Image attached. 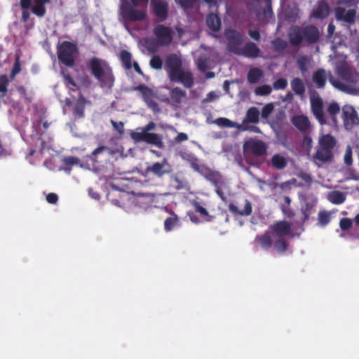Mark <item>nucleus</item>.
<instances>
[{
    "mask_svg": "<svg viewBox=\"0 0 359 359\" xmlns=\"http://www.w3.org/2000/svg\"><path fill=\"white\" fill-rule=\"evenodd\" d=\"M86 66L90 74L97 80L102 88L111 90L115 83L112 67L105 60L93 57L87 60Z\"/></svg>",
    "mask_w": 359,
    "mask_h": 359,
    "instance_id": "f257e3e1",
    "label": "nucleus"
},
{
    "mask_svg": "<svg viewBox=\"0 0 359 359\" xmlns=\"http://www.w3.org/2000/svg\"><path fill=\"white\" fill-rule=\"evenodd\" d=\"M292 231L291 224L285 221H278L269 226V229L262 235H257L255 241L264 250H268L273 245V238H285Z\"/></svg>",
    "mask_w": 359,
    "mask_h": 359,
    "instance_id": "f03ea898",
    "label": "nucleus"
},
{
    "mask_svg": "<svg viewBox=\"0 0 359 359\" xmlns=\"http://www.w3.org/2000/svg\"><path fill=\"white\" fill-rule=\"evenodd\" d=\"M320 38L318 29L313 25H294L290 29L288 39L292 46H299L303 41L309 44L316 43Z\"/></svg>",
    "mask_w": 359,
    "mask_h": 359,
    "instance_id": "7ed1b4c3",
    "label": "nucleus"
},
{
    "mask_svg": "<svg viewBox=\"0 0 359 359\" xmlns=\"http://www.w3.org/2000/svg\"><path fill=\"white\" fill-rule=\"evenodd\" d=\"M336 145L337 140L332 135H321L313 158L320 163L331 162L334 158L333 150Z\"/></svg>",
    "mask_w": 359,
    "mask_h": 359,
    "instance_id": "20e7f679",
    "label": "nucleus"
},
{
    "mask_svg": "<svg viewBox=\"0 0 359 359\" xmlns=\"http://www.w3.org/2000/svg\"><path fill=\"white\" fill-rule=\"evenodd\" d=\"M78 52L76 43L68 41H62L57 46L58 60L67 67H72L75 65V56Z\"/></svg>",
    "mask_w": 359,
    "mask_h": 359,
    "instance_id": "39448f33",
    "label": "nucleus"
},
{
    "mask_svg": "<svg viewBox=\"0 0 359 359\" xmlns=\"http://www.w3.org/2000/svg\"><path fill=\"white\" fill-rule=\"evenodd\" d=\"M132 138L137 142H146L158 148H163V143L161 137L156 133L136 132L131 135Z\"/></svg>",
    "mask_w": 359,
    "mask_h": 359,
    "instance_id": "423d86ee",
    "label": "nucleus"
},
{
    "mask_svg": "<svg viewBox=\"0 0 359 359\" xmlns=\"http://www.w3.org/2000/svg\"><path fill=\"white\" fill-rule=\"evenodd\" d=\"M154 34L159 46H167L170 45L173 39L172 32L170 27L162 25H156L154 29Z\"/></svg>",
    "mask_w": 359,
    "mask_h": 359,
    "instance_id": "0eeeda50",
    "label": "nucleus"
},
{
    "mask_svg": "<svg viewBox=\"0 0 359 359\" xmlns=\"http://www.w3.org/2000/svg\"><path fill=\"white\" fill-rule=\"evenodd\" d=\"M133 5H126L121 8V13L125 20L135 22L142 21L147 18V13L144 11L137 10Z\"/></svg>",
    "mask_w": 359,
    "mask_h": 359,
    "instance_id": "6e6552de",
    "label": "nucleus"
},
{
    "mask_svg": "<svg viewBox=\"0 0 359 359\" xmlns=\"http://www.w3.org/2000/svg\"><path fill=\"white\" fill-rule=\"evenodd\" d=\"M146 174H152L158 178H162L165 175L170 172V165L168 160L163 158L161 162H156L147 167Z\"/></svg>",
    "mask_w": 359,
    "mask_h": 359,
    "instance_id": "1a4fd4ad",
    "label": "nucleus"
},
{
    "mask_svg": "<svg viewBox=\"0 0 359 359\" xmlns=\"http://www.w3.org/2000/svg\"><path fill=\"white\" fill-rule=\"evenodd\" d=\"M136 89L142 94V99L147 104L149 108L151 109L154 111H158V104L154 100V93L148 86L144 84L139 85Z\"/></svg>",
    "mask_w": 359,
    "mask_h": 359,
    "instance_id": "9d476101",
    "label": "nucleus"
},
{
    "mask_svg": "<svg viewBox=\"0 0 359 359\" xmlns=\"http://www.w3.org/2000/svg\"><path fill=\"white\" fill-rule=\"evenodd\" d=\"M311 109L313 116L321 126L327 123L323 111V102L320 97H311Z\"/></svg>",
    "mask_w": 359,
    "mask_h": 359,
    "instance_id": "9b49d317",
    "label": "nucleus"
},
{
    "mask_svg": "<svg viewBox=\"0 0 359 359\" xmlns=\"http://www.w3.org/2000/svg\"><path fill=\"white\" fill-rule=\"evenodd\" d=\"M214 123L222 128H237L242 131L252 130L255 133H259L260 130L258 127L255 126H247L244 124H240L236 122H233L226 118H218L214 121Z\"/></svg>",
    "mask_w": 359,
    "mask_h": 359,
    "instance_id": "f8f14e48",
    "label": "nucleus"
},
{
    "mask_svg": "<svg viewBox=\"0 0 359 359\" xmlns=\"http://www.w3.org/2000/svg\"><path fill=\"white\" fill-rule=\"evenodd\" d=\"M152 11L154 15L163 22L168 17V4L165 1L161 0H152Z\"/></svg>",
    "mask_w": 359,
    "mask_h": 359,
    "instance_id": "ddd939ff",
    "label": "nucleus"
},
{
    "mask_svg": "<svg viewBox=\"0 0 359 359\" xmlns=\"http://www.w3.org/2000/svg\"><path fill=\"white\" fill-rule=\"evenodd\" d=\"M165 67L168 70L169 79L175 76V74L182 69L181 59L175 54L168 55L165 60Z\"/></svg>",
    "mask_w": 359,
    "mask_h": 359,
    "instance_id": "4468645a",
    "label": "nucleus"
},
{
    "mask_svg": "<svg viewBox=\"0 0 359 359\" xmlns=\"http://www.w3.org/2000/svg\"><path fill=\"white\" fill-rule=\"evenodd\" d=\"M135 196V204L142 208L150 207L154 202L156 195L151 193L132 192Z\"/></svg>",
    "mask_w": 359,
    "mask_h": 359,
    "instance_id": "2eb2a0df",
    "label": "nucleus"
},
{
    "mask_svg": "<svg viewBox=\"0 0 359 359\" xmlns=\"http://www.w3.org/2000/svg\"><path fill=\"white\" fill-rule=\"evenodd\" d=\"M337 73L341 79L348 83H355L358 81V74L346 64L339 65Z\"/></svg>",
    "mask_w": 359,
    "mask_h": 359,
    "instance_id": "dca6fc26",
    "label": "nucleus"
},
{
    "mask_svg": "<svg viewBox=\"0 0 359 359\" xmlns=\"http://www.w3.org/2000/svg\"><path fill=\"white\" fill-rule=\"evenodd\" d=\"M170 80L173 82L181 83L187 88H191L194 83L192 73L189 71H184L183 69L175 74V76H172Z\"/></svg>",
    "mask_w": 359,
    "mask_h": 359,
    "instance_id": "f3484780",
    "label": "nucleus"
},
{
    "mask_svg": "<svg viewBox=\"0 0 359 359\" xmlns=\"http://www.w3.org/2000/svg\"><path fill=\"white\" fill-rule=\"evenodd\" d=\"M343 120L346 127H353L359 124V117L356 111L351 106H345L343 108Z\"/></svg>",
    "mask_w": 359,
    "mask_h": 359,
    "instance_id": "a211bd4d",
    "label": "nucleus"
},
{
    "mask_svg": "<svg viewBox=\"0 0 359 359\" xmlns=\"http://www.w3.org/2000/svg\"><path fill=\"white\" fill-rule=\"evenodd\" d=\"M330 6L325 0H320L317 2L312 11V16L316 19H325L330 13Z\"/></svg>",
    "mask_w": 359,
    "mask_h": 359,
    "instance_id": "6ab92c4d",
    "label": "nucleus"
},
{
    "mask_svg": "<svg viewBox=\"0 0 359 359\" xmlns=\"http://www.w3.org/2000/svg\"><path fill=\"white\" fill-rule=\"evenodd\" d=\"M293 126L301 133H307L311 128V122L304 115H294L291 118Z\"/></svg>",
    "mask_w": 359,
    "mask_h": 359,
    "instance_id": "aec40b11",
    "label": "nucleus"
},
{
    "mask_svg": "<svg viewBox=\"0 0 359 359\" xmlns=\"http://www.w3.org/2000/svg\"><path fill=\"white\" fill-rule=\"evenodd\" d=\"M224 36L228 41L230 49L233 50L243 43V37L241 33L233 29L225 31Z\"/></svg>",
    "mask_w": 359,
    "mask_h": 359,
    "instance_id": "412c9836",
    "label": "nucleus"
},
{
    "mask_svg": "<svg viewBox=\"0 0 359 359\" xmlns=\"http://www.w3.org/2000/svg\"><path fill=\"white\" fill-rule=\"evenodd\" d=\"M186 96V92L180 88H172L169 93L170 104L173 107H179Z\"/></svg>",
    "mask_w": 359,
    "mask_h": 359,
    "instance_id": "4be33fe9",
    "label": "nucleus"
},
{
    "mask_svg": "<svg viewBox=\"0 0 359 359\" xmlns=\"http://www.w3.org/2000/svg\"><path fill=\"white\" fill-rule=\"evenodd\" d=\"M229 211L234 215L238 216H249L252 214V204L247 199L243 200V208L239 209L235 204L230 203L229 205Z\"/></svg>",
    "mask_w": 359,
    "mask_h": 359,
    "instance_id": "5701e85b",
    "label": "nucleus"
},
{
    "mask_svg": "<svg viewBox=\"0 0 359 359\" xmlns=\"http://www.w3.org/2000/svg\"><path fill=\"white\" fill-rule=\"evenodd\" d=\"M336 18L338 20H343L346 22L352 24L355 22L356 16V11L355 9H349L346 11L344 8H337L335 10Z\"/></svg>",
    "mask_w": 359,
    "mask_h": 359,
    "instance_id": "b1692460",
    "label": "nucleus"
},
{
    "mask_svg": "<svg viewBox=\"0 0 359 359\" xmlns=\"http://www.w3.org/2000/svg\"><path fill=\"white\" fill-rule=\"evenodd\" d=\"M49 3L50 0H32V13L39 18H43L46 13V5Z\"/></svg>",
    "mask_w": 359,
    "mask_h": 359,
    "instance_id": "393cba45",
    "label": "nucleus"
},
{
    "mask_svg": "<svg viewBox=\"0 0 359 359\" xmlns=\"http://www.w3.org/2000/svg\"><path fill=\"white\" fill-rule=\"evenodd\" d=\"M248 147L250 151L257 156L264 155L266 151L265 144L260 140L257 141H250L246 142L244 147Z\"/></svg>",
    "mask_w": 359,
    "mask_h": 359,
    "instance_id": "a878e982",
    "label": "nucleus"
},
{
    "mask_svg": "<svg viewBox=\"0 0 359 359\" xmlns=\"http://www.w3.org/2000/svg\"><path fill=\"white\" fill-rule=\"evenodd\" d=\"M204 177L214 187L219 186V184H225L223 176L217 171L208 169L204 175Z\"/></svg>",
    "mask_w": 359,
    "mask_h": 359,
    "instance_id": "bb28decb",
    "label": "nucleus"
},
{
    "mask_svg": "<svg viewBox=\"0 0 359 359\" xmlns=\"http://www.w3.org/2000/svg\"><path fill=\"white\" fill-rule=\"evenodd\" d=\"M260 50L253 42H248L243 48L242 53L247 57L256 58L259 57Z\"/></svg>",
    "mask_w": 359,
    "mask_h": 359,
    "instance_id": "cd10ccee",
    "label": "nucleus"
},
{
    "mask_svg": "<svg viewBox=\"0 0 359 359\" xmlns=\"http://www.w3.org/2000/svg\"><path fill=\"white\" fill-rule=\"evenodd\" d=\"M206 24L210 29L217 32L221 27V20L217 14L210 13L206 17Z\"/></svg>",
    "mask_w": 359,
    "mask_h": 359,
    "instance_id": "c85d7f7f",
    "label": "nucleus"
},
{
    "mask_svg": "<svg viewBox=\"0 0 359 359\" xmlns=\"http://www.w3.org/2000/svg\"><path fill=\"white\" fill-rule=\"evenodd\" d=\"M86 103V99L82 95H80L74 107V115L76 117L82 118L84 116V111Z\"/></svg>",
    "mask_w": 359,
    "mask_h": 359,
    "instance_id": "c756f323",
    "label": "nucleus"
},
{
    "mask_svg": "<svg viewBox=\"0 0 359 359\" xmlns=\"http://www.w3.org/2000/svg\"><path fill=\"white\" fill-rule=\"evenodd\" d=\"M32 0H20V5L22 9V21L27 22L30 18L31 6Z\"/></svg>",
    "mask_w": 359,
    "mask_h": 359,
    "instance_id": "7c9ffc66",
    "label": "nucleus"
},
{
    "mask_svg": "<svg viewBox=\"0 0 359 359\" xmlns=\"http://www.w3.org/2000/svg\"><path fill=\"white\" fill-rule=\"evenodd\" d=\"M328 201L334 205H339L346 201V195L339 191L330 192L327 196Z\"/></svg>",
    "mask_w": 359,
    "mask_h": 359,
    "instance_id": "2f4dec72",
    "label": "nucleus"
},
{
    "mask_svg": "<svg viewBox=\"0 0 359 359\" xmlns=\"http://www.w3.org/2000/svg\"><path fill=\"white\" fill-rule=\"evenodd\" d=\"M273 249L279 254H284L288 251L290 245L284 238H277L273 243Z\"/></svg>",
    "mask_w": 359,
    "mask_h": 359,
    "instance_id": "473e14b6",
    "label": "nucleus"
},
{
    "mask_svg": "<svg viewBox=\"0 0 359 359\" xmlns=\"http://www.w3.org/2000/svg\"><path fill=\"white\" fill-rule=\"evenodd\" d=\"M271 162L272 166L278 170H283L287 165L286 158L278 154H274L271 157Z\"/></svg>",
    "mask_w": 359,
    "mask_h": 359,
    "instance_id": "72a5a7b5",
    "label": "nucleus"
},
{
    "mask_svg": "<svg viewBox=\"0 0 359 359\" xmlns=\"http://www.w3.org/2000/svg\"><path fill=\"white\" fill-rule=\"evenodd\" d=\"M313 81L317 87L322 88L326 83L325 72L323 69H318L313 75Z\"/></svg>",
    "mask_w": 359,
    "mask_h": 359,
    "instance_id": "f704fd0d",
    "label": "nucleus"
},
{
    "mask_svg": "<svg viewBox=\"0 0 359 359\" xmlns=\"http://www.w3.org/2000/svg\"><path fill=\"white\" fill-rule=\"evenodd\" d=\"M259 111L257 108L252 107H250L246 113V116L243 121L245 123H257L259 122Z\"/></svg>",
    "mask_w": 359,
    "mask_h": 359,
    "instance_id": "c9c22d12",
    "label": "nucleus"
},
{
    "mask_svg": "<svg viewBox=\"0 0 359 359\" xmlns=\"http://www.w3.org/2000/svg\"><path fill=\"white\" fill-rule=\"evenodd\" d=\"M119 60L126 69L132 68V55L126 50H122L119 53Z\"/></svg>",
    "mask_w": 359,
    "mask_h": 359,
    "instance_id": "e433bc0d",
    "label": "nucleus"
},
{
    "mask_svg": "<svg viewBox=\"0 0 359 359\" xmlns=\"http://www.w3.org/2000/svg\"><path fill=\"white\" fill-rule=\"evenodd\" d=\"M263 76L262 71L257 67L252 68L249 70L247 78L250 83H257L260 79Z\"/></svg>",
    "mask_w": 359,
    "mask_h": 359,
    "instance_id": "4c0bfd02",
    "label": "nucleus"
},
{
    "mask_svg": "<svg viewBox=\"0 0 359 359\" xmlns=\"http://www.w3.org/2000/svg\"><path fill=\"white\" fill-rule=\"evenodd\" d=\"M291 88L296 95L302 96L305 93L304 83L299 78H294L292 80Z\"/></svg>",
    "mask_w": 359,
    "mask_h": 359,
    "instance_id": "58836bf2",
    "label": "nucleus"
},
{
    "mask_svg": "<svg viewBox=\"0 0 359 359\" xmlns=\"http://www.w3.org/2000/svg\"><path fill=\"white\" fill-rule=\"evenodd\" d=\"M192 205L197 212L200 213L201 216L205 217L206 222H211L212 220L213 217L210 215L208 210L203 208L198 202L196 201H193Z\"/></svg>",
    "mask_w": 359,
    "mask_h": 359,
    "instance_id": "ea45409f",
    "label": "nucleus"
},
{
    "mask_svg": "<svg viewBox=\"0 0 359 359\" xmlns=\"http://www.w3.org/2000/svg\"><path fill=\"white\" fill-rule=\"evenodd\" d=\"M179 222V218L177 215L172 214V217H168L164 221V229L165 231H170Z\"/></svg>",
    "mask_w": 359,
    "mask_h": 359,
    "instance_id": "a19ab883",
    "label": "nucleus"
},
{
    "mask_svg": "<svg viewBox=\"0 0 359 359\" xmlns=\"http://www.w3.org/2000/svg\"><path fill=\"white\" fill-rule=\"evenodd\" d=\"M272 44L274 50L278 53L283 52L287 47V41L280 38H276V39H274L272 41Z\"/></svg>",
    "mask_w": 359,
    "mask_h": 359,
    "instance_id": "79ce46f5",
    "label": "nucleus"
},
{
    "mask_svg": "<svg viewBox=\"0 0 359 359\" xmlns=\"http://www.w3.org/2000/svg\"><path fill=\"white\" fill-rule=\"evenodd\" d=\"M339 111H340V107L337 102L330 103L327 109V112L330 116L331 119L334 122L336 121V120H337L336 115L337 114H339Z\"/></svg>",
    "mask_w": 359,
    "mask_h": 359,
    "instance_id": "37998d69",
    "label": "nucleus"
},
{
    "mask_svg": "<svg viewBox=\"0 0 359 359\" xmlns=\"http://www.w3.org/2000/svg\"><path fill=\"white\" fill-rule=\"evenodd\" d=\"M21 71L20 57L19 55H16L15 62L10 74V78L13 79L15 76L19 74Z\"/></svg>",
    "mask_w": 359,
    "mask_h": 359,
    "instance_id": "c03bdc74",
    "label": "nucleus"
},
{
    "mask_svg": "<svg viewBox=\"0 0 359 359\" xmlns=\"http://www.w3.org/2000/svg\"><path fill=\"white\" fill-rule=\"evenodd\" d=\"M158 45V41L154 39H148L145 41V47L147 50L151 53L157 51Z\"/></svg>",
    "mask_w": 359,
    "mask_h": 359,
    "instance_id": "a18cd8bd",
    "label": "nucleus"
},
{
    "mask_svg": "<svg viewBox=\"0 0 359 359\" xmlns=\"http://www.w3.org/2000/svg\"><path fill=\"white\" fill-rule=\"evenodd\" d=\"M330 221V215L327 211H320L318 213V222L319 224L325 226L329 224Z\"/></svg>",
    "mask_w": 359,
    "mask_h": 359,
    "instance_id": "49530a36",
    "label": "nucleus"
},
{
    "mask_svg": "<svg viewBox=\"0 0 359 359\" xmlns=\"http://www.w3.org/2000/svg\"><path fill=\"white\" fill-rule=\"evenodd\" d=\"M9 83L8 79L6 75L0 76V94L6 95L8 92V86Z\"/></svg>",
    "mask_w": 359,
    "mask_h": 359,
    "instance_id": "de8ad7c7",
    "label": "nucleus"
},
{
    "mask_svg": "<svg viewBox=\"0 0 359 359\" xmlns=\"http://www.w3.org/2000/svg\"><path fill=\"white\" fill-rule=\"evenodd\" d=\"M312 208L313 205L311 203H306L305 206L301 209V212L303 215V223L306 222L309 219Z\"/></svg>",
    "mask_w": 359,
    "mask_h": 359,
    "instance_id": "09e8293b",
    "label": "nucleus"
},
{
    "mask_svg": "<svg viewBox=\"0 0 359 359\" xmlns=\"http://www.w3.org/2000/svg\"><path fill=\"white\" fill-rule=\"evenodd\" d=\"M17 91L19 93L20 96L24 99L26 103L29 104L32 102V97L29 95L25 87L22 86H18L17 88Z\"/></svg>",
    "mask_w": 359,
    "mask_h": 359,
    "instance_id": "8fccbe9b",
    "label": "nucleus"
},
{
    "mask_svg": "<svg viewBox=\"0 0 359 359\" xmlns=\"http://www.w3.org/2000/svg\"><path fill=\"white\" fill-rule=\"evenodd\" d=\"M150 66L154 69H161L163 66V61L159 55H154L150 60Z\"/></svg>",
    "mask_w": 359,
    "mask_h": 359,
    "instance_id": "3c124183",
    "label": "nucleus"
},
{
    "mask_svg": "<svg viewBox=\"0 0 359 359\" xmlns=\"http://www.w3.org/2000/svg\"><path fill=\"white\" fill-rule=\"evenodd\" d=\"M309 64V59L305 55H301L297 59V65L299 69L304 72L307 71Z\"/></svg>",
    "mask_w": 359,
    "mask_h": 359,
    "instance_id": "603ef678",
    "label": "nucleus"
},
{
    "mask_svg": "<svg viewBox=\"0 0 359 359\" xmlns=\"http://www.w3.org/2000/svg\"><path fill=\"white\" fill-rule=\"evenodd\" d=\"M271 88L269 85H263L255 89V93L258 95H269L271 93Z\"/></svg>",
    "mask_w": 359,
    "mask_h": 359,
    "instance_id": "864d4df0",
    "label": "nucleus"
},
{
    "mask_svg": "<svg viewBox=\"0 0 359 359\" xmlns=\"http://www.w3.org/2000/svg\"><path fill=\"white\" fill-rule=\"evenodd\" d=\"M287 86V81L284 78H280L276 80L273 83L275 90H284Z\"/></svg>",
    "mask_w": 359,
    "mask_h": 359,
    "instance_id": "5fc2aeb1",
    "label": "nucleus"
},
{
    "mask_svg": "<svg viewBox=\"0 0 359 359\" xmlns=\"http://www.w3.org/2000/svg\"><path fill=\"white\" fill-rule=\"evenodd\" d=\"M274 109L273 104L272 103H269L264 105L261 111V116L264 118H267L270 114L272 113Z\"/></svg>",
    "mask_w": 359,
    "mask_h": 359,
    "instance_id": "6e6d98bb",
    "label": "nucleus"
},
{
    "mask_svg": "<svg viewBox=\"0 0 359 359\" xmlns=\"http://www.w3.org/2000/svg\"><path fill=\"white\" fill-rule=\"evenodd\" d=\"M353 222L351 219L344 217L340 219L339 226L342 231H347L352 226Z\"/></svg>",
    "mask_w": 359,
    "mask_h": 359,
    "instance_id": "4d7b16f0",
    "label": "nucleus"
},
{
    "mask_svg": "<svg viewBox=\"0 0 359 359\" xmlns=\"http://www.w3.org/2000/svg\"><path fill=\"white\" fill-rule=\"evenodd\" d=\"M187 160L189 161L191 168L195 171L198 172L201 167L198 159L193 155H189V158Z\"/></svg>",
    "mask_w": 359,
    "mask_h": 359,
    "instance_id": "13d9d810",
    "label": "nucleus"
},
{
    "mask_svg": "<svg viewBox=\"0 0 359 359\" xmlns=\"http://www.w3.org/2000/svg\"><path fill=\"white\" fill-rule=\"evenodd\" d=\"M198 2L205 4L210 9L215 8V10H217L219 6L218 0H198Z\"/></svg>",
    "mask_w": 359,
    "mask_h": 359,
    "instance_id": "bf43d9fd",
    "label": "nucleus"
},
{
    "mask_svg": "<svg viewBox=\"0 0 359 359\" xmlns=\"http://www.w3.org/2000/svg\"><path fill=\"white\" fill-rule=\"evenodd\" d=\"M109 149V148L106 146H100L97 148H96L92 153L89 156V158L93 161H97L95 158L96 156L98 155V154H100L102 153H103L104 151H106Z\"/></svg>",
    "mask_w": 359,
    "mask_h": 359,
    "instance_id": "052dcab7",
    "label": "nucleus"
},
{
    "mask_svg": "<svg viewBox=\"0 0 359 359\" xmlns=\"http://www.w3.org/2000/svg\"><path fill=\"white\" fill-rule=\"evenodd\" d=\"M63 78L65 81V83L67 86H72L73 88H77V84L74 80V79L69 74H65L62 72Z\"/></svg>",
    "mask_w": 359,
    "mask_h": 359,
    "instance_id": "680f3d73",
    "label": "nucleus"
},
{
    "mask_svg": "<svg viewBox=\"0 0 359 359\" xmlns=\"http://www.w3.org/2000/svg\"><path fill=\"white\" fill-rule=\"evenodd\" d=\"M111 124L114 129L116 130L120 135H123L124 133V123L123 122H116L114 120H111Z\"/></svg>",
    "mask_w": 359,
    "mask_h": 359,
    "instance_id": "e2e57ef3",
    "label": "nucleus"
},
{
    "mask_svg": "<svg viewBox=\"0 0 359 359\" xmlns=\"http://www.w3.org/2000/svg\"><path fill=\"white\" fill-rule=\"evenodd\" d=\"M344 161L345 164L347 165H352L353 159H352V151L350 148H348L346 151V153L344 156Z\"/></svg>",
    "mask_w": 359,
    "mask_h": 359,
    "instance_id": "0e129e2a",
    "label": "nucleus"
},
{
    "mask_svg": "<svg viewBox=\"0 0 359 359\" xmlns=\"http://www.w3.org/2000/svg\"><path fill=\"white\" fill-rule=\"evenodd\" d=\"M208 60L206 58H199L198 61V69L204 72L208 69Z\"/></svg>",
    "mask_w": 359,
    "mask_h": 359,
    "instance_id": "69168bd1",
    "label": "nucleus"
},
{
    "mask_svg": "<svg viewBox=\"0 0 359 359\" xmlns=\"http://www.w3.org/2000/svg\"><path fill=\"white\" fill-rule=\"evenodd\" d=\"M63 162L67 165H73L79 163V160L74 156H67L63 159Z\"/></svg>",
    "mask_w": 359,
    "mask_h": 359,
    "instance_id": "338daca9",
    "label": "nucleus"
},
{
    "mask_svg": "<svg viewBox=\"0 0 359 359\" xmlns=\"http://www.w3.org/2000/svg\"><path fill=\"white\" fill-rule=\"evenodd\" d=\"M299 177L304 182H305L307 184H310L312 182V178H311V176L310 174L309 173H306V172H301L299 175H298Z\"/></svg>",
    "mask_w": 359,
    "mask_h": 359,
    "instance_id": "774afa93",
    "label": "nucleus"
}]
</instances>
